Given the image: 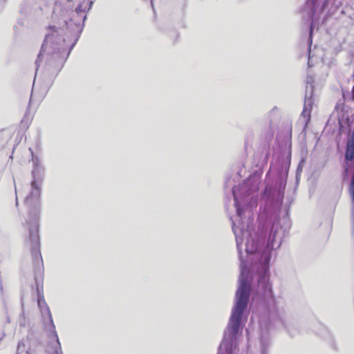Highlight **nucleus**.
I'll return each instance as SVG.
<instances>
[{
    "mask_svg": "<svg viewBox=\"0 0 354 354\" xmlns=\"http://www.w3.org/2000/svg\"><path fill=\"white\" fill-rule=\"evenodd\" d=\"M93 3L92 0L82 2L72 12V17L68 20L64 19L63 21V25L60 24L59 27L55 26L48 27L49 32L46 35L35 61L36 73L40 65L41 57L44 56L45 53H46V64L48 65L57 68L62 66L63 62L68 57L76 42L75 41L71 46L69 50L67 52L64 46L65 39L62 35L64 28L67 29L71 34L79 37L83 30L84 23L86 19V10H89Z\"/></svg>",
    "mask_w": 354,
    "mask_h": 354,
    "instance_id": "obj_2",
    "label": "nucleus"
},
{
    "mask_svg": "<svg viewBox=\"0 0 354 354\" xmlns=\"http://www.w3.org/2000/svg\"><path fill=\"white\" fill-rule=\"evenodd\" d=\"M328 0H308L304 10V15L307 14L308 20L310 21L309 28V48L308 61L313 62V56L311 55V45L313 29L318 24L319 13L323 12L328 6Z\"/></svg>",
    "mask_w": 354,
    "mask_h": 354,
    "instance_id": "obj_6",
    "label": "nucleus"
},
{
    "mask_svg": "<svg viewBox=\"0 0 354 354\" xmlns=\"http://www.w3.org/2000/svg\"><path fill=\"white\" fill-rule=\"evenodd\" d=\"M351 172H353L349 185V194L352 203V224L354 226V142L349 140L346 144L344 153L343 165L344 177H347Z\"/></svg>",
    "mask_w": 354,
    "mask_h": 354,
    "instance_id": "obj_7",
    "label": "nucleus"
},
{
    "mask_svg": "<svg viewBox=\"0 0 354 354\" xmlns=\"http://www.w3.org/2000/svg\"><path fill=\"white\" fill-rule=\"evenodd\" d=\"M309 86H306V95L304 99V109L301 113V116L306 118V122L310 120V111L312 107V95H313V85L309 84Z\"/></svg>",
    "mask_w": 354,
    "mask_h": 354,
    "instance_id": "obj_8",
    "label": "nucleus"
},
{
    "mask_svg": "<svg viewBox=\"0 0 354 354\" xmlns=\"http://www.w3.org/2000/svg\"><path fill=\"white\" fill-rule=\"evenodd\" d=\"M18 205V201H17V197L16 198V205Z\"/></svg>",
    "mask_w": 354,
    "mask_h": 354,
    "instance_id": "obj_15",
    "label": "nucleus"
},
{
    "mask_svg": "<svg viewBox=\"0 0 354 354\" xmlns=\"http://www.w3.org/2000/svg\"><path fill=\"white\" fill-rule=\"evenodd\" d=\"M283 326L285 327V328L287 330L288 333L291 335L294 336L295 334L291 330L290 326L288 325H286L283 321H281Z\"/></svg>",
    "mask_w": 354,
    "mask_h": 354,
    "instance_id": "obj_13",
    "label": "nucleus"
},
{
    "mask_svg": "<svg viewBox=\"0 0 354 354\" xmlns=\"http://www.w3.org/2000/svg\"><path fill=\"white\" fill-rule=\"evenodd\" d=\"M26 244L29 245L30 253L32 260V266L34 271V279L36 287V292L37 294V304L41 310L42 315L46 313L49 322L50 327L54 333L55 331V326L54 325L51 313L48 306H47L44 295L41 294L43 290V275H44V263L40 251V238L39 234H30L26 235Z\"/></svg>",
    "mask_w": 354,
    "mask_h": 354,
    "instance_id": "obj_4",
    "label": "nucleus"
},
{
    "mask_svg": "<svg viewBox=\"0 0 354 354\" xmlns=\"http://www.w3.org/2000/svg\"><path fill=\"white\" fill-rule=\"evenodd\" d=\"M54 337L55 341L48 346V352L50 354H62L61 344L56 331H54Z\"/></svg>",
    "mask_w": 354,
    "mask_h": 354,
    "instance_id": "obj_9",
    "label": "nucleus"
},
{
    "mask_svg": "<svg viewBox=\"0 0 354 354\" xmlns=\"http://www.w3.org/2000/svg\"><path fill=\"white\" fill-rule=\"evenodd\" d=\"M258 185L250 179L245 180L240 186L232 188V195L236 207V216L241 219L245 208L250 209L256 207L258 203L257 191Z\"/></svg>",
    "mask_w": 354,
    "mask_h": 354,
    "instance_id": "obj_5",
    "label": "nucleus"
},
{
    "mask_svg": "<svg viewBox=\"0 0 354 354\" xmlns=\"http://www.w3.org/2000/svg\"><path fill=\"white\" fill-rule=\"evenodd\" d=\"M290 167V165H288ZM288 168L278 170L274 182L268 183L261 194L263 209L259 215V227L252 232L248 225L232 221L240 261L241 274L236 292L234 305H248L253 292L252 300L261 305H277L272 285L270 282V262L274 242H282L289 221L281 225L279 211L281 206L286 185Z\"/></svg>",
    "mask_w": 354,
    "mask_h": 354,
    "instance_id": "obj_1",
    "label": "nucleus"
},
{
    "mask_svg": "<svg viewBox=\"0 0 354 354\" xmlns=\"http://www.w3.org/2000/svg\"><path fill=\"white\" fill-rule=\"evenodd\" d=\"M0 288H1V290H3V286H2L1 283L0 284Z\"/></svg>",
    "mask_w": 354,
    "mask_h": 354,
    "instance_id": "obj_16",
    "label": "nucleus"
},
{
    "mask_svg": "<svg viewBox=\"0 0 354 354\" xmlns=\"http://www.w3.org/2000/svg\"><path fill=\"white\" fill-rule=\"evenodd\" d=\"M26 351V354H28V352L26 351V344L25 340L22 339L19 342L17 348V354H21V353Z\"/></svg>",
    "mask_w": 354,
    "mask_h": 354,
    "instance_id": "obj_11",
    "label": "nucleus"
},
{
    "mask_svg": "<svg viewBox=\"0 0 354 354\" xmlns=\"http://www.w3.org/2000/svg\"><path fill=\"white\" fill-rule=\"evenodd\" d=\"M352 99L354 100V85L352 89Z\"/></svg>",
    "mask_w": 354,
    "mask_h": 354,
    "instance_id": "obj_14",
    "label": "nucleus"
},
{
    "mask_svg": "<svg viewBox=\"0 0 354 354\" xmlns=\"http://www.w3.org/2000/svg\"><path fill=\"white\" fill-rule=\"evenodd\" d=\"M269 346V342L268 339H264L263 337H261V354H268L267 351Z\"/></svg>",
    "mask_w": 354,
    "mask_h": 354,
    "instance_id": "obj_10",
    "label": "nucleus"
},
{
    "mask_svg": "<svg viewBox=\"0 0 354 354\" xmlns=\"http://www.w3.org/2000/svg\"><path fill=\"white\" fill-rule=\"evenodd\" d=\"M305 163H306V158H302L299 161V165H298L297 168V174H296L297 179H298L299 176H300V174L302 171V169H303V167L305 165Z\"/></svg>",
    "mask_w": 354,
    "mask_h": 354,
    "instance_id": "obj_12",
    "label": "nucleus"
},
{
    "mask_svg": "<svg viewBox=\"0 0 354 354\" xmlns=\"http://www.w3.org/2000/svg\"><path fill=\"white\" fill-rule=\"evenodd\" d=\"M31 153V159L33 165L32 171V180L31 182V192L24 200V204L27 207L28 214L23 223L26 235L39 234V214H40V187L37 183V178L43 171L40 159L34 154L32 149H29Z\"/></svg>",
    "mask_w": 354,
    "mask_h": 354,
    "instance_id": "obj_3",
    "label": "nucleus"
}]
</instances>
